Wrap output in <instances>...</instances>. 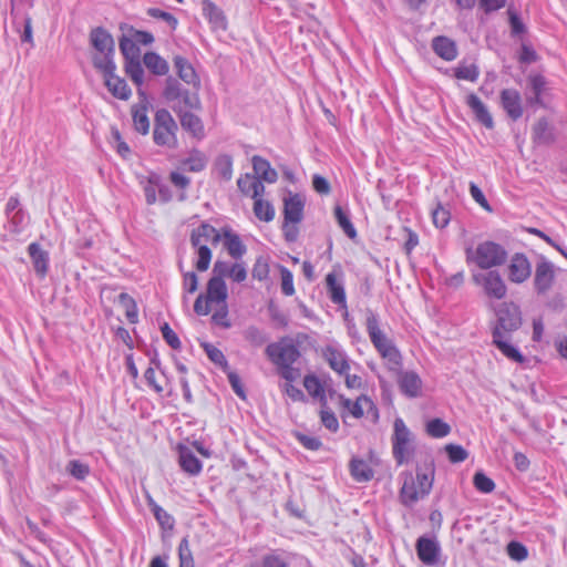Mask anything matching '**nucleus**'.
Segmentation results:
<instances>
[{
  "label": "nucleus",
  "instance_id": "obj_1",
  "mask_svg": "<svg viewBox=\"0 0 567 567\" xmlns=\"http://www.w3.org/2000/svg\"><path fill=\"white\" fill-rule=\"evenodd\" d=\"M228 289L220 277H212L206 286V291L199 293L194 302V311L198 316H207L214 309L212 322L224 329L231 327L228 318Z\"/></svg>",
  "mask_w": 567,
  "mask_h": 567
},
{
  "label": "nucleus",
  "instance_id": "obj_2",
  "mask_svg": "<svg viewBox=\"0 0 567 567\" xmlns=\"http://www.w3.org/2000/svg\"><path fill=\"white\" fill-rule=\"evenodd\" d=\"M464 252L467 266L473 265L478 271L494 270L503 266L508 257L505 247L493 240H483L476 246L466 245Z\"/></svg>",
  "mask_w": 567,
  "mask_h": 567
},
{
  "label": "nucleus",
  "instance_id": "obj_3",
  "mask_svg": "<svg viewBox=\"0 0 567 567\" xmlns=\"http://www.w3.org/2000/svg\"><path fill=\"white\" fill-rule=\"evenodd\" d=\"M266 355L277 367L282 379L286 381L297 380L300 373L292 365L299 359L300 352L292 340L282 338L277 342L269 343L266 348Z\"/></svg>",
  "mask_w": 567,
  "mask_h": 567
},
{
  "label": "nucleus",
  "instance_id": "obj_4",
  "mask_svg": "<svg viewBox=\"0 0 567 567\" xmlns=\"http://www.w3.org/2000/svg\"><path fill=\"white\" fill-rule=\"evenodd\" d=\"M434 481V470L427 468L425 472L417 470L416 475L405 476L400 491L401 502L405 506L414 505L419 499L430 494Z\"/></svg>",
  "mask_w": 567,
  "mask_h": 567
},
{
  "label": "nucleus",
  "instance_id": "obj_5",
  "mask_svg": "<svg viewBox=\"0 0 567 567\" xmlns=\"http://www.w3.org/2000/svg\"><path fill=\"white\" fill-rule=\"evenodd\" d=\"M391 444L392 455L398 465L409 463L415 454V435L401 417H396L393 422Z\"/></svg>",
  "mask_w": 567,
  "mask_h": 567
},
{
  "label": "nucleus",
  "instance_id": "obj_6",
  "mask_svg": "<svg viewBox=\"0 0 567 567\" xmlns=\"http://www.w3.org/2000/svg\"><path fill=\"white\" fill-rule=\"evenodd\" d=\"M90 43L94 49L92 62L96 70L111 68L115 63V44L109 31L101 27L92 29Z\"/></svg>",
  "mask_w": 567,
  "mask_h": 567
},
{
  "label": "nucleus",
  "instance_id": "obj_7",
  "mask_svg": "<svg viewBox=\"0 0 567 567\" xmlns=\"http://www.w3.org/2000/svg\"><path fill=\"white\" fill-rule=\"evenodd\" d=\"M178 126L172 114L166 109H159L155 113L153 140L158 146L175 148L177 146Z\"/></svg>",
  "mask_w": 567,
  "mask_h": 567
},
{
  "label": "nucleus",
  "instance_id": "obj_8",
  "mask_svg": "<svg viewBox=\"0 0 567 567\" xmlns=\"http://www.w3.org/2000/svg\"><path fill=\"white\" fill-rule=\"evenodd\" d=\"M471 277L487 298L502 300L506 297L507 286L497 270L472 271Z\"/></svg>",
  "mask_w": 567,
  "mask_h": 567
},
{
  "label": "nucleus",
  "instance_id": "obj_9",
  "mask_svg": "<svg viewBox=\"0 0 567 567\" xmlns=\"http://www.w3.org/2000/svg\"><path fill=\"white\" fill-rule=\"evenodd\" d=\"M522 326V312L519 307L514 302H503L496 309V322L493 331L502 334H509L519 329Z\"/></svg>",
  "mask_w": 567,
  "mask_h": 567
},
{
  "label": "nucleus",
  "instance_id": "obj_10",
  "mask_svg": "<svg viewBox=\"0 0 567 567\" xmlns=\"http://www.w3.org/2000/svg\"><path fill=\"white\" fill-rule=\"evenodd\" d=\"M321 357L337 374H344L351 369V360L344 348L331 340L320 349Z\"/></svg>",
  "mask_w": 567,
  "mask_h": 567
},
{
  "label": "nucleus",
  "instance_id": "obj_11",
  "mask_svg": "<svg viewBox=\"0 0 567 567\" xmlns=\"http://www.w3.org/2000/svg\"><path fill=\"white\" fill-rule=\"evenodd\" d=\"M555 265L542 257L536 264L534 274V289L538 295L547 293L555 281Z\"/></svg>",
  "mask_w": 567,
  "mask_h": 567
},
{
  "label": "nucleus",
  "instance_id": "obj_12",
  "mask_svg": "<svg viewBox=\"0 0 567 567\" xmlns=\"http://www.w3.org/2000/svg\"><path fill=\"white\" fill-rule=\"evenodd\" d=\"M340 405L343 412H348L354 419H361L364 413H372L374 417H378V410L374 402L364 394L352 401L343 395H340Z\"/></svg>",
  "mask_w": 567,
  "mask_h": 567
},
{
  "label": "nucleus",
  "instance_id": "obj_13",
  "mask_svg": "<svg viewBox=\"0 0 567 567\" xmlns=\"http://www.w3.org/2000/svg\"><path fill=\"white\" fill-rule=\"evenodd\" d=\"M507 276L511 282L517 285L523 284L530 278L532 264L524 254L516 252L511 257Z\"/></svg>",
  "mask_w": 567,
  "mask_h": 567
},
{
  "label": "nucleus",
  "instance_id": "obj_14",
  "mask_svg": "<svg viewBox=\"0 0 567 567\" xmlns=\"http://www.w3.org/2000/svg\"><path fill=\"white\" fill-rule=\"evenodd\" d=\"M115 70L116 64L114 63L111 68L100 69L97 71L102 73L105 86L114 97L124 101L128 100L132 91L128 87L126 81L115 74Z\"/></svg>",
  "mask_w": 567,
  "mask_h": 567
},
{
  "label": "nucleus",
  "instance_id": "obj_15",
  "mask_svg": "<svg viewBox=\"0 0 567 567\" xmlns=\"http://www.w3.org/2000/svg\"><path fill=\"white\" fill-rule=\"evenodd\" d=\"M416 554L419 559L427 566H436L440 561L441 547L437 540L425 536L416 540Z\"/></svg>",
  "mask_w": 567,
  "mask_h": 567
},
{
  "label": "nucleus",
  "instance_id": "obj_16",
  "mask_svg": "<svg viewBox=\"0 0 567 567\" xmlns=\"http://www.w3.org/2000/svg\"><path fill=\"white\" fill-rule=\"evenodd\" d=\"M501 105L508 117L517 121L523 115V100L520 93L515 89H504L499 94Z\"/></svg>",
  "mask_w": 567,
  "mask_h": 567
},
{
  "label": "nucleus",
  "instance_id": "obj_17",
  "mask_svg": "<svg viewBox=\"0 0 567 567\" xmlns=\"http://www.w3.org/2000/svg\"><path fill=\"white\" fill-rule=\"evenodd\" d=\"M305 198L300 194H289L284 199V220L298 224L303 217Z\"/></svg>",
  "mask_w": 567,
  "mask_h": 567
},
{
  "label": "nucleus",
  "instance_id": "obj_18",
  "mask_svg": "<svg viewBox=\"0 0 567 567\" xmlns=\"http://www.w3.org/2000/svg\"><path fill=\"white\" fill-rule=\"evenodd\" d=\"M221 240V233L207 223H202L197 228L193 229L190 235L192 246L216 245Z\"/></svg>",
  "mask_w": 567,
  "mask_h": 567
},
{
  "label": "nucleus",
  "instance_id": "obj_19",
  "mask_svg": "<svg viewBox=\"0 0 567 567\" xmlns=\"http://www.w3.org/2000/svg\"><path fill=\"white\" fill-rule=\"evenodd\" d=\"M493 344L505 355L507 359L523 363L525 358L517 347L512 344L509 334H502L498 331H492Z\"/></svg>",
  "mask_w": 567,
  "mask_h": 567
},
{
  "label": "nucleus",
  "instance_id": "obj_20",
  "mask_svg": "<svg viewBox=\"0 0 567 567\" xmlns=\"http://www.w3.org/2000/svg\"><path fill=\"white\" fill-rule=\"evenodd\" d=\"M401 392L408 398H417L421 395L423 382L420 375L414 371H404L398 379Z\"/></svg>",
  "mask_w": 567,
  "mask_h": 567
},
{
  "label": "nucleus",
  "instance_id": "obj_21",
  "mask_svg": "<svg viewBox=\"0 0 567 567\" xmlns=\"http://www.w3.org/2000/svg\"><path fill=\"white\" fill-rule=\"evenodd\" d=\"M327 292L332 303L339 308L347 310V296L344 286L339 281L333 272H329L326 277Z\"/></svg>",
  "mask_w": 567,
  "mask_h": 567
},
{
  "label": "nucleus",
  "instance_id": "obj_22",
  "mask_svg": "<svg viewBox=\"0 0 567 567\" xmlns=\"http://www.w3.org/2000/svg\"><path fill=\"white\" fill-rule=\"evenodd\" d=\"M466 104L473 112L475 118L483 124L486 128H493L494 127V121L493 117L487 110L486 105L481 101V99L474 94L471 93L466 96Z\"/></svg>",
  "mask_w": 567,
  "mask_h": 567
},
{
  "label": "nucleus",
  "instance_id": "obj_23",
  "mask_svg": "<svg viewBox=\"0 0 567 567\" xmlns=\"http://www.w3.org/2000/svg\"><path fill=\"white\" fill-rule=\"evenodd\" d=\"M140 95L143 96V101L132 106V118L134 128L146 135L150 132V120L147 115V100L142 91H138Z\"/></svg>",
  "mask_w": 567,
  "mask_h": 567
},
{
  "label": "nucleus",
  "instance_id": "obj_24",
  "mask_svg": "<svg viewBox=\"0 0 567 567\" xmlns=\"http://www.w3.org/2000/svg\"><path fill=\"white\" fill-rule=\"evenodd\" d=\"M221 240L228 255L234 259L241 258L247 251V248L241 241L239 235L229 228H223Z\"/></svg>",
  "mask_w": 567,
  "mask_h": 567
},
{
  "label": "nucleus",
  "instance_id": "obj_25",
  "mask_svg": "<svg viewBox=\"0 0 567 567\" xmlns=\"http://www.w3.org/2000/svg\"><path fill=\"white\" fill-rule=\"evenodd\" d=\"M28 252L32 260L35 274L43 278L45 277L49 269V254L43 250L40 244L31 243L28 246Z\"/></svg>",
  "mask_w": 567,
  "mask_h": 567
},
{
  "label": "nucleus",
  "instance_id": "obj_26",
  "mask_svg": "<svg viewBox=\"0 0 567 567\" xmlns=\"http://www.w3.org/2000/svg\"><path fill=\"white\" fill-rule=\"evenodd\" d=\"M365 327L369 338L374 348L379 347L380 344L389 340V338L380 328L379 316L370 309H368L365 312Z\"/></svg>",
  "mask_w": 567,
  "mask_h": 567
},
{
  "label": "nucleus",
  "instance_id": "obj_27",
  "mask_svg": "<svg viewBox=\"0 0 567 567\" xmlns=\"http://www.w3.org/2000/svg\"><path fill=\"white\" fill-rule=\"evenodd\" d=\"M528 87L530 95L527 96V103L530 106L540 105L543 106V93L547 89V81L542 74H529L527 78Z\"/></svg>",
  "mask_w": 567,
  "mask_h": 567
},
{
  "label": "nucleus",
  "instance_id": "obj_28",
  "mask_svg": "<svg viewBox=\"0 0 567 567\" xmlns=\"http://www.w3.org/2000/svg\"><path fill=\"white\" fill-rule=\"evenodd\" d=\"M379 354L386 361V365L391 371H398L402 367V355L392 340L375 348Z\"/></svg>",
  "mask_w": 567,
  "mask_h": 567
},
{
  "label": "nucleus",
  "instance_id": "obj_29",
  "mask_svg": "<svg viewBox=\"0 0 567 567\" xmlns=\"http://www.w3.org/2000/svg\"><path fill=\"white\" fill-rule=\"evenodd\" d=\"M237 186L244 195L250 196L252 199L260 197L265 192L262 182L250 174L241 175L237 181Z\"/></svg>",
  "mask_w": 567,
  "mask_h": 567
},
{
  "label": "nucleus",
  "instance_id": "obj_30",
  "mask_svg": "<svg viewBox=\"0 0 567 567\" xmlns=\"http://www.w3.org/2000/svg\"><path fill=\"white\" fill-rule=\"evenodd\" d=\"M432 49L436 55L445 61H453L457 56V48L453 40L439 35L432 40Z\"/></svg>",
  "mask_w": 567,
  "mask_h": 567
},
{
  "label": "nucleus",
  "instance_id": "obj_31",
  "mask_svg": "<svg viewBox=\"0 0 567 567\" xmlns=\"http://www.w3.org/2000/svg\"><path fill=\"white\" fill-rule=\"evenodd\" d=\"M174 68L179 79L185 83L194 86L199 84L198 75L186 58L176 55L174 58Z\"/></svg>",
  "mask_w": 567,
  "mask_h": 567
},
{
  "label": "nucleus",
  "instance_id": "obj_32",
  "mask_svg": "<svg viewBox=\"0 0 567 567\" xmlns=\"http://www.w3.org/2000/svg\"><path fill=\"white\" fill-rule=\"evenodd\" d=\"M172 109L176 114L197 110L200 107V100L197 93L190 92L189 90L183 91V93L171 103Z\"/></svg>",
  "mask_w": 567,
  "mask_h": 567
},
{
  "label": "nucleus",
  "instance_id": "obj_33",
  "mask_svg": "<svg viewBox=\"0 0 567 567\" xmlns=\"http://www.w3.org/2000/svg\"><path fill=\"white\" fill-rule=\"evenodd\" d=\"M255 176L259 181L275 183L278 178L277 172L270 166V163L261 156L255 155L251 158Z\"/></svg>",
  "mask_w": 567,
  "mask_h": 567
},
{
  "label": "nucleus",
  "instance_id": "obj_34",
  "mask_svg": "<svg viewBox=\"0 0 567 567\" xmlns=\"http://www.w3.org/2000/svg\"><path fill=\"white\" fill-rule=\"evenodd\" d=\"M179 465L189 475H198L203 470L200 460L187 447L179 451Z\"/></svg>",
  "mask_w": 567,
  "mask_h": 567
},
{
  "label": "nucleus",
  "instance_id": "obj_35",
  "mask_svg": "<svg viewBox=\"0 0 567 567\" xmlns=\"http://www.w3.org/2000/svg\"><path fill=\"white\" fill-rule=\"evenodd\" d=\"M349 468L352 478L359 483L369 482L373 477V470L369 463L362 458L352 457Z\"/></svg>",
  "mask_w": 567,
  "mask_h": 567
},
{
  "label": "nucleus",
  "instance_id": "obj_36",
  "mask_svg": "<svg viewBox=\"0 0 567 567\" xmlns=\"http://www.w3.org/2000/svg\"><path fill=\"white\" fill-rule=\"evenodd\" d=\"M182 127L196 138L204 137V125L202 120L189 111L177 114Z\"/></svg>",
  "mask_w": 567,
  "mask_h": 567
},
{
  "label": "nucleus",
  "instance_id": "obj_37",
  "mask_svg": "<svg viewBox=\"0 0 567 567\" xmlns=\"http://www.w3.org/2000/svg\"><path fill=\"white\" fill-rule=\"evenodd\" d=\"M143 64L155 75H166L169 71L167 61L153 51L146 52L144 54Z\"/></svg>",
  "mask_w": 567,
  "mask_h": 567
},
{
  "label": "nucleus",
  "instance_id": "obj_38",
  "mask_svg": "<svg viewBox=\"0 0 567 567\" xmlns=\"http://www.w3.org/2000/svg\"><path fill=\"white\" fill-rule=\"evenodd\" d=\"M203 13L209 23L216 29H226V18L223 11L212 1L207 0L203 4Z\"/></svg>",
  "mask_w": 567,
  "mask_h": 567
},
{
  "label": "nucleus",
  "instance_id": "obj_39",
  "mask_svg": "<svg viewBox=\"0 0 567 567\" xmlns=\"http://www.w3.org/2000/svg\"><path fill=\"white\" fill-rule=\"evenodd\" d=\"M334 217L339 227L344 231V234L349 238L353 239L357 237V229L350 219V214L348 209H343L341 206L337 205L334 207Z\"/></svg>",
  "mask_w": 567,
  "mask_h": 567
},
{
  "label": "nucleus",
  "instance_id": "obj_40",
  "mask_svg": "<svg viewBox=\"0 0 567 567\" xmlns=\"http://www.w3.org/2000/svg\"><path fill=\"white\" fill-rule=\"evenodd\" d=\"M425 432L430 437L443 439L451 433V426L442 419L434 417L426 422Z\"/></svg>",
  "mask_w": 567,
  "mask_h": 567
},
{
  "label": "nucleus",
  "instance_id": "obj_41",
  "mask_svg": "<svg viewBox=\"0 0 567 567\" xmlns=\"http://www.w3.org/2000/svg\"><path fill=\"white\" fill-rule=\"evenodd\" d=\"M161 176L156 173H151L145 181L142 182L145 200L148 205L157 202V190L159 186Z\"/></svg>",
  "mask_w": 567,
  "mask_h": 567
},
{
  "label": "nucleus",
  "instance_id": "obj_42",
  "mask_svg": "<svg viewBox=\"0 0 567 567\" xmlns=\"http://www.w3.org/2000/svg\"><path fill=\"white\" fill-rule=\"evenodd\" d=\"M254 214L259 220L269 223L275 217V208L269 202L264 200L260 196L254 199Z\"/></svg>",
  "mask_w": 567,
  "mask_h": 567
},
{
  "label": "nucleus",
  "instance_id": "obj_43",
  "mask_svg": "<svg viewBox=\"0 0 567 567\" xmlns=\"http://www.w3.org/2000/svg\"><path fill=\"white\" fill-rule=\"evenodd\" d=\"M7 217L9 220L10 230L16 234L22 233L29 224V215L23 209H18Z\"/></svg>",
  "mask_w": 567,
  "mask_h": 567
},
{
  "label": "nucleus",
  "instance_id": "obj_44",
  "mask_svg": "<svg viewBox=\"0 0 567 567\" xmlns=\"http://www.w3.org/2000/svg\"><path fill=\"white\" fill-rule=\"evenodd\" d=\"M125 72L137 86L143 84L144 69L141 59L125 61Z\"/></svg>",
  "mask_w": 567,
  "mask_h": 567
},
{
  "label": "nucleus",
  "instance_id": "obj_45",
  "mask_svg": "<svg viewBox=\"0 0 567 567\" xmlns=\"http://www.w3.org/2000/svg\"><path fill=\"white\" fill-rule=\"evenodd\" d=\"M120 50L125 61L141 59L140 47L133 39L123 37L120 40Z\"/></svg>",
  "mask_w": 567,
  "mask_h": 567
},
{
  "label": "nucleus",
  "instance_id": "obj_46",
  "mask_svg": "<svg viewBox=\"0 0 567 567\" xmlns=\"http://www.w3.org/2000/svg\"><path fill=\"white\" fill-rule=\"evenodd\" d=\"M244 338L254 347H261L267 340V333L256 326L247 327L244 332Z\"/></svg>",
  "mask_w": 567,
  "mask_h": 567
},
{
  "label": "nucleus",
  "instance_id": "obj_47",
  "mask_svg": "<svg viewBox=\"0 0 567 567\" xmlns=\"http://www.w3.org/2000/svg\"><path fill=\"white\" fill-rule=\"evenodd\" d=\"M156 369H161V362L154 358L151 360V367H148L144 373L145 381L156 393L161 394L164 388L156 380Z\"/></svg>",
  "mask_w": 567,
  "mask_h": 567
},
{
  "label": "nucleus",
  "instance_id": "obj_48",
  "mask_svg": "<svg viewBox=\"0 0 567 567\" xmlns=\"http://www.w3.org/2000/svg\"><path fill=\"white\" fill-rule=\"evenodd\" d=\"M217 174L225 181L233 176V158L230 155H219L215 163Z\"/></svg>",
  "mask_w": 567,
  "mask_h": 567
},
{
  "label": "nucleus",
  "instance_id": "obj_49",
  "mask_svg": "<svg viewBox=\"0 0 567 567\" xmlns=\"http://www.w3.org/2000/svg\"><path fill=\"white\" fill-rule=\"evenodd\" d=\"M66 472L78 481H84L90 474V466L79 460H71L66 465Z\"/></svg>",
  "mask_w": 567,
  "mask_h": 567
},
{
  "label": "nucleus",
  "instance_id": "obj_50",
  "mask_svg": "<svg viewBox=\"0 0 567 567\" xmlns=\"http://www.w3.org/2000/svg\"><path fill=\"white\" fill-rule=\"evenodd\" d=\"M534 140L538 143H548L551 140L548 121L543 117L539 118L533 128Z\"/></svg>",
  "mask_w": 567,
  "mask_h": 567
},
{
  "label": "nucleus",
  "instance_id": "obj_51",
  "mask_svg": "<svg viewBox=\"0 0 567 567\" xmlns=\"http://www.w3.org/2000/svg\"><path fill=\"white\" fill-rule=\"evenodd\" d=\"M183 165L190 172H202L207 165V158L203 153L194 152L183 162Z\"/></svg>",
  "mask_w": 567,
  "mask_h": 567
},
{
  "label": "nucleus",
  "instance_id": "obj_52",
  "mask_svg": "<svg viewBox=\"0 0 567 567\" xmlns=\"http://www.w3.org/2000/svg\"><path fill=\"white\" fill-rule=\"evenodd\" d=\"M278 268L281 277V292L287 297L295 295L296 290L293 286L292 272L287 267L281 265H279Z\"/></svg>",
  "mask_w": 567,
  "mask_h": 567
},
{
  "label": "nucleus",
  "instance_id": "obj_53",
  "mask_svg": "<svg viewBox=\"0 0 567 567\" xmlns=\"http://www.w3.org/2000/svg\"><path fill=\"white\" fill-rule=\"evenodd\" d=\"M186 89L175 79H168L164 90V97L167 103L174 102Z\"/></svg>",
  "mask_w": 567,
  "mask_h": 567
},
{
  "label": "nucleus",
  "instance_id": "obj_54",
  "mask_svg": "<svg viewBox=\"0 0 567 567\" xmlns=\"http://www.w3.org/2000/svg\"><path fill=\"white\" fill-rule=\"evenodd\" d=\"M120 300L126 308L125 316L130 323H137L138 321V309L136 302L127 295L121 293Z\"/></svg>",
  "mask_w": 567,
  "mask_h": 567
},
{
  "label": "nucleus",
  "instance_id": "obj_55",
  "mask_svg": "<svg viewBox=\"0 0 567 567\" xmlns=\"http://www.w3.org/2000/svg\"><path fill=\"white\" fill-rule=\"evenodd\" d=\"M197 249L196 269L205 271L209 268L212 260V250L208 246H193Z\"/></svg>",
  "mask_w": 567,
  "mask_h": 567
},
{
  "label": "nucleus",
  "instance_id": "obj_56",
  "mask_svg": "<svg viewBox=\"0 0 567 567\" xmlns=\"http://www.w3.org/2000/svg\"><path fill=\"white\" fill-rule=\"evenodd\" d=\"M474 486L477 491L488 494L495 488V483L492 478L485 475L483 472H477L473 478Z\"/></svg>",
  "mask_w": 567,
  "mask_h": 567
},
{
  "label": "nucleus",
  "instance_id": "obj_57",
  "mask_svg": "<svg viewBox=\"0 0 567 567\" xmlns=\"http://www.w3.org/2000/svg\"><path fill=\"white\" fill-rule=\"evenodd\" d=\"M147 14L154 19H159L166 22L172 31L176 30L178 25V20L172 13L164 11L162 9L150 8L147 10Z\"/></svg>",
  "mask_w": 567,
  "mask_h": 567
},
{
  "label": "nucleus",
  "instance_id": "obj_58",
  "mask_svg": "<svg viewBox=\"0 0 567 567\" xmlns=\"http://www.w3.org/2000/svg\"><path fill=\"white\" fill-rule=\"evenodd\" d=\"M179 567H194V559L189 548V543L183 538L178 545Z\"/></svg>",
  "mask_w": 567,
  "mask_h": 567
},
{
  "label": "nucleus",
  "instance_id": "obj_59",
  "mask_svg": "<svg viewBox=\"0 0 567 567\" xmlns=\"http://www.w3.org/2000/svg\"><path fill=\"white\" fill-rule=\"evenodd\" d=\"M445 452L452 463H462L468 457V452L458 444H447Z\"/></svg>",
  "mask_w": 567,
  "mask_h": 567
},
{
  "label": "nucleus",
  "instance_id": "obj_60",
  "mask_svg": "<svg viewBox=\"0 0 567 567\" xmlns=\"http://www.w3.org/2000/svg\"><path fill=\"white\" fill-rule=\"evenodd\" d=\"M303 386L307 390V392L313 398L323 395V388L321 385V382L313 374H308L305 377Z\"/></svg>",
  "mask_w": 567,
  "mask_h": 567
},
{
  "label": "nucleus",
  "instance_id": "obj_61",
  "mask_svg": "<svg viewBox=\"0 0 567 567\" xmlns=\"http://www.w3.org/2000/svg\"><path fill=\"white\" fill-rule=\"evenodd\" d=\"M320 420L322 425L330 432L336 433L339 430V421L336 414L328 408H322L320 411Z\"/></svg>",
  "mask_w": 567,
  "mask_h": 567
},
{
  "label": "nucleus",
  "instance_id": "obj_62",
  "mask_svg": "<svg viewBox=\"0 0 567 567\" xmlns=\"http://www.w3.org/2000/svg\"><path fill=\"white\" fill-rule=\"evenodd\" d=\"M480 75V71L476 65H461L455 69V78L458 80H466L475 82Z\"/></svg>",
  "mask_w": 567,
  "mask_h": 567
},
{
  "label": "nucleus",
  "instance_id": "obj_63",
  "mask_svg": "<svg viewBox=\"0 0 567 567\" xmlns=\"http://www.w3.org/2000/svg\"><path fill=\"white\" fill-rule=\"evenodd\" d=\"M203 348L212 362L220 367L227 365L226 357L217 347L212 343H204Z\"/></svg>",
  "mask_w": 567,
  "mask_h": 567
},
{
  "label": "nucleus",
  "instance_id": "obj_64",
  "mask_svg": "<svg viewBox=\"0 0 567 567\" xmlns=\"http://www.w3.org/2000/svg\"><path fill=\"white\" fill-rule=\"evenodd\" d=\"M507 554L516 561H523L528 556L527 548L522 543L514 540L507 545Z\"/></svg>",
  "mask_w": 567,
  "mask_h": 567
}]
</instances>
